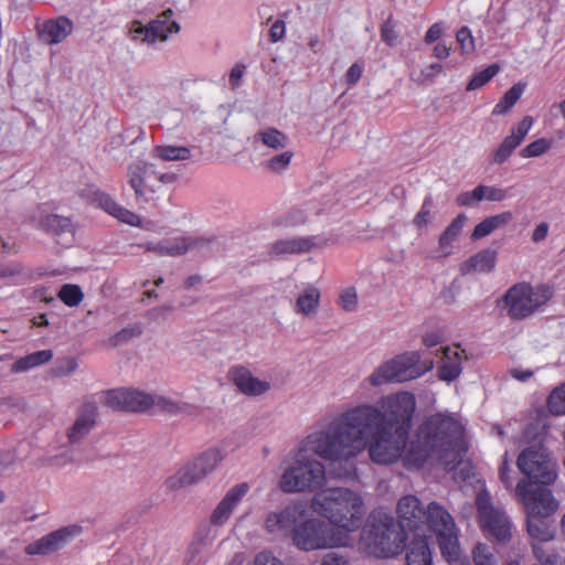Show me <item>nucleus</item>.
Segmentation results:
<instances>
[{
	"instance_id": "f257e3e1",
	"label": "nucleus",
	"mask_w": 565,
	"mask_h": 565,
	"mask_svg": "<svg viewBox=\"0 0 565 565\" xmlns=\"http://www.w3.org/2000/svg\"><path fill=\"white\" fill-rule=\"evenodd\" d=\"M415 409L412 393L390 394L380 398L379 406L361 404L339 414L331 419V431L340 438V451L359 455L367 448L375 463L390 465L402 458L407 469H419L435 458L454 470L467 451L463 426L452 416L434 414L420 424L406 448Z\"/></svg>"
},
{
	"instance_id": "f03ea898",
	"label": "nucleus",
	"mask_w": 565,
	"mask_h": 565,
	"mask_svg": "<svg viewBox=\"0 0 565 565\" xmlns=\"http://www.w3.org/2000/svg\"><path fill=\"white\" fill-rule=\"evenodd\" d=\"M398 526L407 534H414L407 553V565H434L428 539L436 535L443 557L452 563L459 559L460 546L457 529L449 512L437 502L425 509L413 494L402 497L397 502Z\"/></svg>"
},
{
	"instance_id": "7ed1b4c3",
	"label": "nucleus",
	"mask_w": 565,
	"mask_h": 565,
	"mask_svg": "<svg viewBox=\"0 0 565 565\" xmlns=\"http://www.w3.org/2000/svg\"><path fill=\"white\" fill-rule=\"evenodd\" d=\"M331 429L330 420L324 428L309 434L300 443L292 465L281 476L280 489L284 492L315 491L324 484V466L310 458L309 452L330 461L348 460L358 456L340 451L338 447L340 438Z\"/></svg>"
},
{
	"instance_id": "20e7f679",
	"label": "nucleus",
	"mask_w": 565,
	"mask_h": 565,
	"mask_svg": "<svg viewBox=\"0 0 565 565\" xmlns=\"http://www.w3.org/2000/svg\"><path fill=\"white\" fill-rule=\"evenodd\" d=\"M316 512L345 532H355L365 514L362 497L348 488H331L312 499Z\"/></svg>"
},
{
	"instance_id": "39448f33",
	"label": "nucleus",
	"mask_w": 565,
	"mask_h": 565,
	"mask_svg": "<svg viewBox=\"0 0 565 565\" xmlns=\"http://www.w3.org/2000/svg\"><path fill=\"white\" fill-rule=\"evenodd\" d=\"M364 540L372 555L385 558L397 556L405 550L407 534L391 514L375 510L367 519Z\"/></svg>"
},
{
	"instance_id": "423d86ee",
	"label": "nucleus",
	"mask_w": 565,
	"mask_h": 565,
	"mask_svg": "<svg viewBox=\"0 0 565 565\" xmlns=\"http://www.w3.org/2000/svg\"><path fill=\"white\" fill-rule=\"evenodd\" d=\"M433 366V361L422 360L419 352H404L379 365L367 377V382L372 386H381L386 383H403L423 376Z\"/></svg>"
},
{
	"instance_id": "0eeeda50",
	"label": "nucleus",
	"mask_w": 565,
	"mask_h": 565,
	"mask_svg": "<svg viewBox=\"0 0 565 565\" xmlns=\"http://www.w3.org/2000/svg\"><path fill=\"white\" fill-rule=\"evenodd\" d=\"M292 544L301 551H316L339 546H349L351 539L347 533L333 529L323 520L307 518L298 524L292 535Z\"/></svg>"
},
{
	"instance_id": "6e6552de",
	"label": "nucleus",
	"mask_w": 565,
	"mask_h": 565,
	"mask_svg": "<svg viewBox=\"0 0 565 565\" xmlns=\"http://www.w3.org/2000/svg\"><path fill=\"white\" fill-rule=\"evenodd\" d=\"M554 295L548 285L532 286L529 282H518L510 287L504 295L508 316L513 320H522L533 315Z\"/></svg>"
},
{
	"instance_id": "1a4fd4ad",
	"label": "nucleus",
	"mask_w": 565,
	"mask_h": 565,
	"mask_svg": "<svg viewBox=\"0 0 565 565\" xmlns=\"http://www.w3.org/2000/svg\"><path fill=\"white\" fill-rule=\"evenodd\" d=\"M127 183L134 190L137 202H150L158 198L163 184L175 181L172 173H161L153 163L137 160L128 164L126 172Z\"/></svg>"
},
{
	"instance_id": "9d476101",
	"label": "nucleus",
	"mask_w": 565,
	"mask_h": 565,
	"mask_svg": "<svg viewBox=\"0 0 565 565\" xmlns=\"http://www.w3.org/2000/svg\"><path fill=\"white\" fill-rule=\"evenodd\" d=\"M516 466L532 484L551 486L557 478V463L542 444L523 449L518 457Z\"/></svg>"
},
{
	"instance_id": "9b49d317",
	"label": "nucleus",
	"mask_w": 565,
	"mask_h": 565,
	"mask_svg": "<svg viewBox=\"0 0 565 565\" xmlns=\"http://www.w3.org/2000/svg\"><path fill=\"white\" fill-rule=\"evenodd\" d=\"M480 529L487 537L505 543L511 540V522L504 512L492 504L491 495L487 490L478 493L476 499Z\"/></svg>"
},
{
	"instance_id": "f8f14e48",
	"label": "nucleus",
	"mask_w": 565,
	"mask_h": 565,
	"mask_svg": "<svg viewBox=\"0 0 565 565\" xmlns=\"http://www.w3.org/2000/svg\"><path fill=\"white\" fill-rule=\"evenodd\" d=\"M222 459L223 456L218 449H209L170 476L166 480V486L170 490L192 486L211 473Z\"/></svg>"
},
{
	"instance_id": "ddd939ff",
	"label": "nucleus",
	"mask_w": 565,
	"mask_h": 565,
	"mask_svg": "<svg viewBox=\"0 0 565 565\" xmlns=\"http://www.w3.org/2000/svg\"><path fill=\"white\" fill-rule=\"evenodd\" d=\"M515 493L525 505L529 515L551 516L558 508L551 490L539 484H532L525 479L518 482Z\"/></svg>"
},
{
	"instance_id": "4468645a",
	"label": "nucleus",
	"mask_w": 565,
	"mask_h": 565,
	"mask_svg": "<svg viewBox=\"0 0 565 565\" xmlns=\"http://www.w3.org/2000/svg\"><path fill=\"white\" fill-rule=\"evenodd\" d=\"M105 404L114 411L143 413L152 407L154 397L137 390H110L105 395Z\"/></svg>"
},
{
	"instance_id": "2eb2a0df",
	"label": "nucleus",
	"mask_w": 565,
	"mask_h": 565,
	"mask_svg": "<svg viewBox=\"0 0 565 565\" xmlns=\"http://www.w3.org/2000/svg\"><path fill=\"white\" fill-rule=\"evenodd\" d=\"M172 15V10L168 9L147 25H143L139 21H135L130 29L132 38L148 43H153L158 40H167L169 34L177 33L179 31L178 23L171 20Z\"/></svg>"
},
{
	"instance_id": "dca6fc26",
	"label": "nucleus",
	"mask_w": 565,
	"mask_h": 565,
	"mask_svg": "<svg viewBox=\"0 0 565 565\" xmlns=\"http://www.w3.org/2000/svg\"><path fill=\"white\" fill-rule=\"evenodd\" d=\"M307 509L302 503H292L280 511L270 512L265 520L268 533H289L292 537L295 529L305 519Z\"/></svg>"
},
{
	"instance_id": "f3484780",
	"label": "nucleus",
	"mask_w": 565,
	"mask_h": 565,
	"mask_svg": "<svg viewBox=\"0 0 565 565\" xmlns=\"http://www.w3.org/2000/svg\"><path fill=\"white\" fill-rule=\"evenodd\" d=\"M82 532L79 525H68L53 531L25 547L28 555H47L60 551L73 537Z\"/></svg>"
},
{
	"instance_id": "a211bd4d",
	"label": "nucleus",
	"mask_w": 565,
	"mask_h": 565,
	"mask_svg": "<svg viewBox=\"0 0 565 565\" xmlns=\"http://www.w3.org/2000/svg\"><path fill=\"white\" fill-rule=\"evenodd\" d=\"M210 243V239L203 237L182 236L159 243H148L146 249L160 256H180L188 250L204 248Z\"/></svg>"
},
{
	"instance_id": "6ab92c4d",
	"label": "nucleus",
	"mask_w": 565,
	"mask_h": 565,
	"mask_svg": "<svg viewBox=\"0 0 565 565\" xmlns=\"http://www.w3.org/2000/svg\"><path fill=\"white\" fill-rule=\"evenodd\" d=\"M249 486L247 482H242L230 489L224 498L213 510L210 522L213 525H223L230 519L232 512L237 507L239 501L247 494Z\"/></svg>"
},
{
	"instance_id": "aec40b11",
	"label": "nucleus",
	"mask_w": 565,
	"mask_h": 565,
	"mask_svg": "<svg viewBox=\"0 0 565 565\" xmlns=\"http://www.w3.org/2000/svg\"><path fill=\"white\" fill-rule=\"evenodd\" d=\"M230 377L236 387L245 395L259 396L270 388L268 382L258 380L244 366L232 367Z\"/></svg>"
},
{
	"instance_id": "412c9836",
	"label": "nucleus",
	"mask_w": 565,
	"mask_h": 565,
	"mask_svg": "<svg viewBox=\"0 0 565 565\" xmlns=\"http://www.w3.org/2000/svg\"><path fill=\"white\" fill-rule=\"evenodd\" d=\"M94 202L98 207L104 210L106 213L117 218L119 222L131 226H139L141 224V218L139 215L134 213L132 211L118 204L113 196H110L106 192L97 191L94 193Z\"/></svg>"
},
{
	"instance_id": "4be33fe9",
	"label": "nucleus",
	"mask_w": 565,
	"mask_h": 565,
	"mask_svg": "<svg viewBox=\"0 0 565 565\" xmlns=\"http://www.w3.org/2000/svg\"><path fill=\"white\" fill-rule=\"evenodd\" d=\"M97 418V406L94 403H84L78 411L76 420L68 429L70 443H77L83 439L95 426Z\"/></svg>"
},
{
	"instance_id": "5701e85b",
	"label": "nucleus",
	"mask_w": 565,
	"mask_h": 565,
	"mask_svg": "<svg viewBox=\"0 0 565 565\" xmlns=\"http://www.w3.org/2000/svg\"><path fill=\"white\" fill-rule=\"evenodd\" d=\"M73 31V22L66 17L47 20L39 31L40 39L47 44H57L64 41Z\"/></svg>"
},
{
	"instance_id": "b1692460",
	"label": "nucleus",
	"mask_w": 565,
	"mask_h": 565,
	"mask_svg": "<svg viewBox=\"0 0 565 565\" xmlns=\"http://www.w3.org/2000/svg\"><path fill=\"white\" fill-rule=\"evenodd\" d=\"M462 353L459 347L445 348L443 350V358L438 367V377L443 381L452 382L462 371Z\"/></svg>"
},
{
	"instance_id": "393cba45",
	"label": "nucleus",
	"mask_w": 565,
	"mask_h": 565,
	"mask_svg": "<svg viewBox=\"0 0 565 565\" xmlns=\"http://www.w3.org/2000/svg\"><path fill=\"white\" fill-rule=\"evenodd\" d=\"M497 263V252L490 248L482 249L461 264L463 275L471 273H490Z\"/></svg>"
},
{
	"instance_id": "a878e982",
	"label": "nucleus",
	"mask_w": 565,
	"mask_h": 565,
	"mask_svg": "<svg viewBox=\"0 0 565 565\" xmlns=\"http://www.w3.org/2000/svg\"><path fill=\"white\" fill-rule=\"evenodd\" d=\"M526 527L529 535L537 542H548L555 536V529L548 516L526 514Z\"/></svg>"
},
{
	"instance_id": "bb28decb",
	"label": "nucleus",
	"mask_w": 565,
	"mask_h": 565,
	"mask_svg": "<svg viewBox=\"0 0 565 565\" xmlns=\"http://www.w3.org/2000/svg\"><path fill=\"white\" fill-rule=\"evenodd\" d=\"M313 246L315 245L310 238L292 237V238L276 241L271 245V252L276 255L302 254V253L310 252Z\"/></svg>"
},
{
	"instance_id": "cd10ccee",
	"label": "nucleus",
	"mask_w": 565,
	"mask_h": 565,
	"mask_svg": "<svg viewBox=\"0 0 565 565\" xmlns=\"http://www.w3.org/2000/svg\"><path fill=\"white\" fill-rule=\"evenodd\" d=\"M53 358L52 350H41L33 353H30L25 356H22L18 359L12 365H11V372L12 373H21L25 372L30 369L43 365L47 362H50Z\"/></svg>"
},
{
	"instance_id": "c85d7f7f",
	"label": "nucleus",
	"mask_w": 565,
	"mask_h": 565,
	"mask_svg": "<svg viewBox=\"0 0 565 565\" xmlns=\"http://www.w3.org/2000/svg\"><path fill=\"white\" fill-rule=\"evenodd\" d=\"M40 227L47 234L60 236L65 233L73 234L72 220L57 214H49L40 220Z\"/></svg>"
},
{
	"instance_id": "c756f323",
	"label": "nucleus",
	"mask_w": 565,
	"mask_h": 565,
	"mask_svg": "<svg viewBox=\"0 0 565 565\" xmlns=\"http://www.w3.org/2000/svg\"><path fill=\"white\" fill-rule=\"evenodd\" d=\"M152 154L162 161H185L192 156L191 149L184 146H156Z\"/></svg>"
},
{
	"instance_id": "7c9ffc66",
	"label": "nucleus",
	"mask_w": 565,
	"mask_h": 565,
	"mask_svg": "<svg viewBox=\"0 0 565 565\" xmlns=\"http://www.w3.org/2000/svg\"><path fill=\"white\" fill-rule=\"evenodd\" d=\"M320 302V291L313 286H308L296 301V310L305 316L313 313Z\"/></svg>"
},
{
	"instance_id": "2f4dec72",
	"label": "nucleus",
	"mask_w": 565,
	"mask_h": 565,
	"mask_svg": "<svg viewBox=\"0 0 565 565\" xmlns=\"http://www.w3.org/2000/svg\"><path fill=\"white\" fill-rule=\"evenodd\" d=\"M524 90V85L521 83L514 84L508 89L499 103L493 107L492 115L499 116L507 114L521 98Z\"/></svg>"
},
{
	"instance_id": "473e14b6",
	"label": "nucleus",
	"mask_w": 565,
	"mask_h": 565,
	"mask_svg": "<svg viewBox=\"0 0 565 565\" xmlns=\"http://www.w3.org/2000/svg\"><path fill=\"white\" fill-rule=\"evenodd\" d=\"M500 72V65L498 63H493L475 74L471 79L468 82L466 86L467 92H472L483 87L488 84L498 73Z\"/></svg>"
},
{
	"instance_id": "72a5a7b5",
	"label": "nucleus",
	"mask_w": 565,
	"mask_h": 565,
	"mask_svg": "<svg viewBox=\"0 0 565 565\" xmlns=\"http://www.w3.org/2000/svg\"><path fill=\"white\" fill-rule=\"evenodd\" d=\"M465 222L466 216L463 214H459L457 217L452 220V222L447 226V228L439 237V246L441 248L449 247L452 244V242L458 238L459 234L462 231Z\"/></svg>"
},
{
	"instance_id": "f704fd0d",
	"label": "nucleus",
	"mask_w": 565,
	"mask_h": 565,
	"mask_svg": "<svg viewBox=\"0 0 565 565\" xmlns=\"http://www.w3.org/2000/svg\"><path fill=\"white\" fill-rule=\"evenodd\" d=\"M57 297L67 307H76L83 301L84 294L78 285L65 284L58 290Z\"/></svg>"
},
{
	"instance_id": "c9c22d12",
	"label": "nucleus",
	"mask_w": 565,
	"mask_h": 565,
	"mask_svg": "<svg viewBox=\"0 0 565 565\" xmlns=\"http://www.w3.org/2000/svg\"><path fill=\"white\" fill-rule=\"evenodd\" d=\"M264 145L275 150L282 149L287 146V136L276 128H267L258 134Z\"/></svg>"
},
{
	"instance_id": "e433bc0d",
	"label": "nucleus",
	"mask_w": 565,
	"mask_h": 565,
	"mask_svg": "<svg viewBox=\"0 0 565 565\" xmlns=\"http://www.w3.org/2000/svg\"><path fill=\"white\" fill-rule=\"evenodd\" d=\"M547 408L553 415L565 414V383L552 391L547 398Z\"/></svg>"
},
{
	"instance_id": "4c0bfd02",
	"label": "nucleus",
	"mask_w": 565,
	"mask_h": 565,
	"mask_svg": "<svg viewBox=\"0 0 565 565\" xmlns=\"http://www.w3.org/2000/svg\"><path fill=\"white\" fill-rule=\"evenodd\" d=\"M553 141L551 139L546 138H540L532 142H530L527 146H525L521 151L520 156L522 158H534V157H541L545 152H547L552 148Z\"/></svg>"
},
{
	"instance_id": "58836bf2",
	"label": "nucleus",
	"mask_w": 565,
	"mask_h": 565,
	"mask_svg": "<svg viewBox=\"0 0 565 565\" xmlns=\"http://www.w3.org/2000/svg\"><path fill=\"white\" fill-rule=\"evenodd\" d=\"M520 145L514 138L507 136L493 152V161L498 164L504 163Z\"/></svg>"
},
{
	"instance_id": "ea45409f",
	"label": "nucleus",
	"mask_w": 565,
	"mask_h": 565,
	"mask_svg": "<svg viewBox=\"0 0 565 565\" xmlns=\"http://www.w3.org/2000/svg\"><path fill=\"white\" fill-rule=\"evenodd\" d=\"M520 145L514 138L507 136L493 152V161L498 164L504 163Z\"/></svg>"
},
{
	"instance_id": "a19ab883",
	"label": "nucleus",
	"mask_w": 565,
	"mask_h": 565,
	"mask_svg": "<svg viewBox=\"0 0 565 565\" xmlns=\"http://www.w3.org/2000/svg\"><path fill=\"white\" fill-rule=\"evenodd\" d=\"M475 565H497V559L491 548L483 543H478L472 550Z\"/></svg>"
},
{
	"instance_id": "79ce46f5",
	"label": "nucleus",
	"mask_w": 565,
	"mask_h": 565,
	"mask_svg": "<svg viewBox=\"0 0 565 565\" xmlns=\"http://www.w3.org/2000/svg\"><path fill=\"white\" fill-rule=\"evenodd\" d=\"M532 552L535 559L539 564L533 565H557L559 561V555L555 551L547 552L542 545L539 543L532 544Z\"/></svg>"
},
{
	"instance_id": "37998d69",
	"label": "nucleus",
	"mask_w": 565,
	"mask_h": 565,
	"mask_svg": "<svg viewBox=\"0 0 565 565\" xmlns=\"http://www.w3.org/2000/svg\"><path fill=\"white\" fill-rule=\"evenodd\" d=\"M396 24L393 17L390 15L381 25V40L388 46L393 47L397 44L398 34L395 30Z\"/></svg>"
},
{
	"instance_id": "c03bdc74",
	"label": "nucleus",
	"mask_w": 565,
	"mask_h": 565,
	"mask_svg": "<svg viewBox=\"0 0 565 565\" xmlns=\"http://www.w3.org/2000/svg\"><path fill=\"white\" fill-rule=\"evenodd\" d=\"M142 333V329L139 324H135L132 327L124 328L113 337L109 338V343L113 347H118L124 342L129 341L130 339L138 337Z\"/></svg>"
},
{
	"instance_id": "a18cd8bd",
	"label": "nucleus",
	"mask_w": 565,
	"mask_h": 565,
	"mask_svg": "<svg viewBox=\"0 0 565 565\" xmlns=\"http://www.w3.org/2000/svg\"><path fill=\"white\" fill-rule=\"evenodd\" d=\"M482 190H484L483 185L480 184V185L476 186L472 191L460 193L456 200L457 204L459 206H469L476 202L482 201L483 200Z\"/></svg>"
},
{
	"instance_id": "49530a36",
	"label": "nucleus",
	"mask_w": 565,
	"mask_h": 565,
	"mask_svg": "<svg viewBox=\"0 0 565 565\" xmlns=\"http://www.w3.org/2000/svg\"><path fill=\"white\" fill-rule=\"evenodd\" d=\"M534 124L531 116H524L522 120L514 127L509 136L522 143Z\"/></svg>"
},
{
	"instance_id": "de8ad7c7",
	"label": "nucleus",
	"mask_w": 565,
	"mask_h": 565,
	"mask_svg": "<svg viewBox=\"0 0 565 565\" xmlns=\"http://www.w3.org/2000/svg\"><path fill=\"white\" fill-rule=\"evenodd\" d=\"M457 42L460 44L462 53L475 51V40L468 26H461L456 34Z\"/></svg>"
},
{
	"instance_id": "09e8293b",
	"label": "nucleus",
	"mask_w": 565,
	"mask_h": 565,
	"mask_svg": "<svg viewBox=\"0 0 565 565\" xmlns=\"http://www.w3.org/2000/svg\"><path fill=\"white\" fill-rule=\"evenodd\" d=\"M152 407H157L159 412L167 415H175L181 412V406L177 402L163 396L154 397Z\"/></svg>"
},
{
	"instance_id": "8fccbe9b",
	"label": "nucleus",
	"mask_w": 565,
	"mask_h": 565,
	"mask_svg": "<svg viewBox=\"0 0 565 565\" xmlns=\"http://www.w3.org/2000/svg\"><path fill=\"white\" fill-rule=\"evenodd\" d=\"M339 305L345 311H354L358 307V295L354 288L344 289L340 294Z\"/></svg>"
},
{
	"instance_id": "3c124183",
	"label": "nucleus",
	"mask_w": 565,
	"mask_h": 565,
	"mask_svg": "<svg viewBox=\"0 0 565 565\" xmlns=\"http://www.w3.org/2000/svg\"><path fill=\"white\" fill-rule=\"evenodd\" d=\"M291 158H292V152L285 151L280 154L273 157L268 161L267 166L271 171L279 172V171L285 170L289 166Z\"/></svg>"
},
{
	"instance_id": "603ef678",
	"label": "nucleus",
	"mask_w": 565,
	"mask_h": 565,
	"mask_svg": "<svg viewBox=\"0 0 565 565\" xmlns=\"http://www.w3.org/2000/svg\"><path fill=\"white\" fill-rule=\"evenodd\" d=\"M431 200L425 199L420 211L415 215L413 223L416 227L422 228L426 226L430 222L431 213H430Z\"/></svg>"
},
{
	"instance_id": "864d4df0",
	"label": "nucleus",
	"mask_w": 565,
	"mask_h": 565,
	"mask_svg": "<svg viewBox=\"0 0 565 565\" xmlns=\"http://www.w3.org/2000/svg\"><path fill=\"white\" fill-rule=\"evenodd\" d=\"M493 231H495V228L490 222L489 217H487L475 226L471 238L475 241L483 238L491 234Z\"/></svg>"
},
{
	"instance_id": "5fc2aeb1",
	"label": "nucleus",
	"mask_w": 565,
	"mask_h": 565,
	"mask_svg": "<svg viewBox=\"0 0 565 565\" xmlns=\"http://www.w3.org/2000/svg\"><path fill=\"white\" fill-rule=\"evenodd\" d=\"M483 200L501 202L507 198V191L501 188L483 185Z\"/></svg>"
},
{
	"instance_id": "6e6d98bb",
	"label": "nucleus",
	"mask_w": 565,
	"mask_h": 565,
	"mask_svg": "<svg viewBox=\"0 0 565 565\" xmlns=\"http://www.w3.org/2000/svg\"><path fill=\"white\" fill-rule=\"evenodd\" d=\"M363 74V65L355 62L345 73V81L349 85H355Z\"/></svg>"
},
{
	"instance_id": "4d7b16f0",
	"label": "nucleus",
	"mask_w": 565,
	"mask_h": 565,
	"mask_svg": "<svg viewBox=\"0 0 565 565\" xmlns=\"http://www.w3.org/2000/svg\"><path fill=\"white\" fill-rule=\"evenodd\" d=\"M443 33H444L443 24L440 22H436L433 25H430L429 29L427 30L425 38H424V42L426 44H431V43L436 42L437 40H439L441 38Z\"/></svg>"
},
{
	"instance_id": "13d9d810",
	"label": "nucleus",
	"mask_w": 565,
	"mask_h": 565,
	"mask_svg": "<svg viewBox=\"0 0 565 565\" xmlns=\"http://www.w3.org/2000/svg\"><path fill=\"white\" fill-rule=\"evenodd\" d=\"M499 477L502 483H504L505 488L512 489L513 488V480L511 478V469L508 462L507 457L504 456L502 463L499 468Z\"/></svg>"
},
{
	"instance_id": "bf43d9fd",
	"label": "nucleus",
	"mask_w": 565,
	"mask_h": 565,
	"mask_svg": "<svg viewBox=\"0 0 565 565\" xmlns=\"http://www.w3.org/2000/svg\"><path fill=\"white\" fill-rule=\"evenodd\" d=\"M244 72H245L244 64L238 63L233 66V68L231 70V73H230V78H228L232 89H236L237 87L241 86V79L244 75Z\"/></svg>"
},
{
	"instance_id": "052dcab7",
	"label": "nucleus",
	"mask_w": 565,
	"mask_h": 565,
	"mask_svg": "<svg viewBox=\"0 0 565 565\" xmlns=\"http://www.w3.org/2000/svg\"><path fill=\"white\" fill-rule=\"evenodd\" d=\"M286 33V25L282 20H276L269 30V38L273 43L280 41Z\"/></svg>"
},
{
	"instance_id": "680f3d73",
	"label": "nucleus",
	"mask_w": 565,
	"mask_h": 565,
	"mask_svg": "<svg viewBox=\"0 0 565 565\" xmlns=\"http://www.w3.org/2000/svg\"><path fill=\"white\" fill-rule=\"evenodd\" d=\"M254 565H284L280 559L273 555V553L264 551L260 552L254 561Z\"/></svg>"
},
{
	"instance_id": "e2e57ef3",
	"label": "nucleus",
	"mask_w": 565,
	"mask_h": 565,
	"mask_svg": "<svg viewBox=\"0 0 565 565\" xmlns=\"http://www.w3.org/2000/svg\"><path fill=\"white\" fill-rule=\"evenodd\" d=\"M321 565H349V558L339 553L331 552L322 557Z\"/></svg>"
},
{
	"instance_id": "0e129e2a",
	"label": "nucleus",
	"mask_w": 565,
	"mask_h": 565,
	"mask_svg": "<svg viewBox=\"0 0 565 565\" xmlns=\"http://www.w3.org/2000/svg\"><path fill=\"white\" fill-rule=\"evenodd\" d=\"M512 218H513V214L510 211L489 216V220L495 230L508 224Z\"/></svg>"
},
{
	"instance_id": "69168bd1",
	"label": "nucleus",
	"mask_w": 565,
	"mask_h": 565,
	"mask_svg": "<svg viewBox=\"0 0 565 565\" xmlns=\"http://www.w3.org/2000/svg\"><path fill=\"white\" fill-rule=\"evenodd\" d=\"M443 342V335L439 332H427L423 337V343L427 348L436 347Z\"/></svg>"
},
{
	"instance_id": "338daca9",
	"label": "nucleus",
	"mask_w": 565,
	"mask_h": 565,
	"mask_svg": "<svg viewBox=\"0 0 565 565\" xmlns=\"http://www.w3.org/2000/svg\"><path fill=\"white\" fill-rule=\"evenodd\" d=\"M547 233H548V225H547V223L543 222L534 228V231L532 233V241L535 243L542 242L546 238Z\"/></svg>"
},
{
	"instance_id": "774afa93",
	"label": "nucleus",
	"mask_w": 565,
	"mask_h": 565,
	"mask_svg": "<svg viewBox=\"0 0 565 565\" xmlns=\"http://www.w3.org/2000/svg\"><path fill=\"white\" fill-rule=\"evenodd\" d=\"M433 54L435 57L437 58H447L450 54V47H448L446 44L444 43H438L434 50H433Z\"/></svg>"
}]
</instances>
